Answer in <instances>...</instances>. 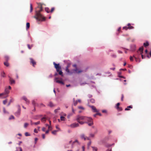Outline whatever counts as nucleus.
I'll use <instances>...</instances> for the list:
<instances>
[{
  "mask_svg": "<svg viewBox=\"0 0 151 151\" xmlns=\"http://www.w3.org/2000/svg\"><path fill=\"white\" fill-rule=\"evenodd\" d=\"M124 98V95L123 94H122V98H121V101H123V99Z\"/></svg>",
  "mask_w": 151,
  "mask_h": 151,
  "instance_id": "obj_44",
  "label": "nucleus"
},
{
  "mask_svg": "<svg viewBox=\"0 0 151 151\" xmlns=\"http://www.w3.org/2000/svg\"><path fill=\"white\" fill-rule=\"evenodd\" d=\"M143 45L145 47H146L149 45V43L148 42H147L145 43H144Z\"/></svg>",
  "mask_w": 151,
  "mask_h": 151,
  "instance_id": "obj_16",
  "label": "nucleus"
},
{
  "mask_svg": "<svg viewBox=\"0 0 151 151\" xmlns=\"http://www.w3.org/2000/svg\"><path fill=\"white\" fill-rule=\"evenodd\" d=\"M112 57L113 58H115L116 57V55L115 54H113L111 55Z\"/></svg>",
  "mask_w": 151,
  "mask_h": 151,
  "instance_id": "obj_58",
  "label": "nucleus"
},
{
  "mask_svg": "<svg viewBox=\"0 0 151 151\" xmlns=\"http://www.w3.org/2000/svg\"><path fill=\"white\" fill-rule=\"evenodd\" d=\"M87 83H81V85L82 86V85H84L86 84H87Z\"/></svg>",
  "mask_w": 151,
  "mask_h": 151,
  "instance_id": "obj_49",
  "label": "nucleus"
},
{
  "mask_svg": "<svg viewBox=\"0 0 151 151\" xmlns=\"http://www.w3.org/2000/svg\"><path fill=\"white\" fill-rule=\"evenodd\" d=\"M55 10V8L54 7H52V8L50 11L51 13L52 12Z\"/></svg>",
  "mask_w": 151,
  "mask_h": 151,
  "instance_id": "obj_41",
  "label": "nucleus"
},
{
  "mask_svg": "<svg viewBox=\"0 0 151 151\" xmlns=\"http://www.w3.org/2000/svg\"><path fill=\"white\" fill-rule=\"evenodd\" d=\"M27 46L28 48L29 49H31L32 47H33V45H30L29 44H27Z\"/></svg>",
  "mask_w": 151,
  "mask_h": 151,
  "instance_id": "obj_24",
  "label": "nucleus"
},
{
  "mask_svg": "<svg viewBox=\"0 0 151 151\" xmlns=\"http://www.w3.org/2000/svg\"><path fill=\"white\" fill-rule=\"evenodd\" d=\"M90 102L93 103H94L95 102V100L94 99H92L90 100Z\"/></svg>",
  "mask_w": 151,
  "mask_h": 151,
  "instance_id": "obj_27",
  "label": "nucleus"
},
{
  "mask_svg": "<svg viewBox=\"0 0 151 151\" xmlns=\"http://www.w3.org/2000/svg\"><path fill=\"white\" fill-rule=\"evenodd\" d=\"M30 12H31L33 10V8L32 6V4H30Z\"/></svg>",
  "mask_w": 151,
  "mask_h": 151,
  "instance_id": "obj_20",
  "label": "nucleus"
},
{
  "mask_svg": "<svg viewBox=\"0 0 151 151\" xmlns=\"http://www.w3.org/2000/svg\"><path fill=\"white\" fill-rule=\"evenodd\" d=\"M89 122L90 123H88V125L89 126H91L93 124V121H92V119L91 122Z\"/></svg>",
  "mask_w": 151,
  "mask_h": 151,
  "instance_id": "obj_32",
  "label": "nucleus"
},
{
  "mask_svg": "<svg viewBox=\"0 0 151 151\" xmlns=\"http://www.w3.org/2000/svg\"><path fill=\"white\" fill-rule=\"evenodd\" d=\"M35 143H36V142H37V141L38 140V139L37 138H35Z\"/></svg>",
  "mask_w": 151,
  "mask_h": 151,
  "instance_id": "obj_62",
  "label": "nucleus"
},
{
  "mask_svg": "<svg viewBox=\"0 0 151 151\" xmlns=\"http://www.w3.org/2000/svg\"><path fill=\"white\" fill-rule=\"evenodd\" d=\"M91 141H89V142L88 143V146H89L91 144Z\"/></svg>",
  "mask_w": 151,
  "mask_h": 151,
  "instance_id": "obj_56",
  "label": "nucleus"
},
{
  "mask_svg": "<svg viewBox=\"0 0 151 151\" xmlns=\"http://www.w3.org/2000/svg\"><path fill=\"white\" fill-rule=\"evenodd\" d=\"M59 78H55V82L58 83H60L64 85V83L62 81H60L58 80Z\"/></svg>",
  "mask_w": 151,
  "mask_h": 151,
  "instance_id": "obj_8",
  "label": "nucleus"
},
{
  "mask_svg": "<svg viewBox=\"0 0 151 151\" xmlns=\"http://www.w3.org/2000/svg\"><path fill=\"white\" fill-rule=\"evenodd\" d=\"M7 102V99H6L5 100L3 101V104H5Z\"/></svg>",
  "mask_w": 151,
  "mask_h": 151,
  "instance_id": "obj_39",
  "label": "nucleus"
},
{
  "mask_svg": "<svg viewBox=\"0 0 151 151\" xmlns=\"http://www.w3.org/2000/svg\"><path fill=\"white\" fill-rule=\"evenodd\" d=\"M73 66L75 67L76 68L75 69L73 70H72L73 72H72L71 73H79L83 72V71L81 70H78L77 68H76V64L73 65Z\"/></svg>",
  "mask_w": 151,
  "mask_h": 151,
  "instance_id": "obj_4",
  "label": "nucleus"
},
{
  "mask_svg": "<svg viewBox=\"0 0 151 151\" xmlns=\"http://www.w3.org/2000/svg\"><path fill=\"white\" fill-rule=\"evenodd\" d=\"M76 120L77 121H81V120L87 121L88 122H91L92 119L90 117H88L84 116H76Z\"/></svg>",
  "mask_w": 151,
  "mask_h": 151,
  "instance_id": "obj_2",
  "label": "nucleus"
},
{
  "mask_svg": "<svg viewBox=\"0 0 151 151\" xmlns=\"http://www.w3.org/2000/svg\"><path fill=\"white\" fill-rule=\"evenodd\" d=\"M4 65L6 66H8L9 65V64L7 62H4Z\"/></svg>",
  "mask_w": 151,
  "mask_h": 151,
  "instance_id": "obj_29",
  "label": "nucleus"
},
{
  "mask_svg": "<svg viewBox=\"0 0 151 151\" xmlns=\"http://www.w3.org/2000/svg\"><path fill=\"white\" fill-rule=\"evenodd\" d=\"M75 142H77V143H78V142L77 140H76L75 141H74V142H73V143L74 144Z\"/></svg>",
  "mask_w": 151,
  "mask_h": 151,
  "instance_id": "obj_53",
  "label": "nucleus"
},
{
  "mask_svg": "<svg viewBox=\"0 0 151 151\" xmlns=\"http://www.w3.org/2000/svg\"><path fill=\"white\" fill-rule=\"evenodd\" d=\"M3 111H4V113H7L6 112V111L5 108H3Z\"/></svg>",
  "mask_w": 151,
  "mask_h": 151,
  "instance_id": "obj_51",
  "label": "nucleus"
},
{
  "mask_svg": "<svg viewBox=\"0 0 151 151\" xmlns=\"http://www.w3.org/2000/svg\"><path fill=\"white\" fill-rule=\"evenodd\" d=\"M28 125L29 124L28 123H26L24 124V127L25 128H26L28 126Z\"/></svg>",
  "mask_w": 151,
  "mask_h": 151,
  "instance_id": "obj_28",
  "label": "nucleus"
},
{
  "mask_svg": "<svg viewBox=\"0 0 151 151\" xmlns=\"http://www.w3.org/2000/svg\"><path fill=\"white\" fill-rule=\"evenodd\" d=\"M65 117L63 116H60V119L61 121H65Z\"/></svg>",
  "mask_w": 151,
  "mask_h": 151,
  "instance_id": "obj_26",
  "label": "nucleus"
},
{
  "mask_svg": "<svg viewBox=\"0 0 151 151\" xmlns=\"http://www.w3.org/2000/svg\"><path fill=\"white\" fill-rule=\"evenodd\" d=\"M25 101L26 102V103H27V104H29V101L27 99V100H26V101Z\"/></svg>",
  "mask_w": 151,
  "mask_h": 151,
  "instance_id": "obj_55",
  "label": "nucleus"
},
{
  "mask_svg": "<svg viewBox=\"0 0 151 151\" xmlns=\"http://www.w3.org/2000/svg\"><path fill=\"white\" fill-rule=\"evenodd\" d=\"M34 132L36 133H37L38 132L37 131V129H34Z\"/></svg>",
  "mask_w": 151,
  "mask_h": 151,
  "instance_id": "obj_60",
  "label": "nucleus"
},
{
  "mask_svg": "<svg viewBox=\"0 0 151 151\" xmlns=\"http://www.w3.org/2000/svg\"><path fill=\"white\" fill-rule=\"evenodd\" d=\"M123 29H124L125 30H127L128 28V27H123Z\"/></svg>",
  "mask_w": 151,
  "mask_h": 151,
  "instance_id": "obj_47",
  "label": "nucleus"
},
{
  "mask_svg": "<svg viewBox=\"0 0 151 151\" xmlns=\"http://www.w3.org/2000/svg\"><path fill=\"white\" fill-rule=\"evenodd\" d=\"M80 137L82 139H84V140H90V139L89 137H86L85 135L83 134H81L80 135Z\"/></svg>",
  "mask_w": 151,
  "mask_h": 151,
  "instance_id": "obj_7",
  "label": "nucleus"
},
{
  "mask_svg": "<svg viewBox=\"0 0 151 151\" xmlns=\"http://www.w3.org/2000/svg\"><path fill=\"white\" fill-rule=\"evenodd\" d=\"M45 127H43L42 128V130L43 131H44V132L45 131Z\"/></svg>",
  "mask_w": 151,
  "mask_h": 151,
  "instance_id": "obj_59",
  "label": "nucleus"
},
{
  "mask_svg": "<svg viewBox=\"0 0 151 151\" xmlns=\"http://www.w3.org/2000/svg\"><path fill=\"white\" fill-rule=\"evenodd\" d=\"M45 11L48 13H49L50 12L49 9L48 8H45Z\"/></svg>",
  "mask_w": 151,
  "mask_h": 151,
  "instance_id": "obj_22",
  "label": "nucleus"
},
{
  "mask_svg": "<svg viewBox=\"0 0 151 151\" xmlns=\"http://www.w3.org/2000/svg\"><path fill=\"white\" fill-rule=\"evenodd\" d=\"M52 129V127L50 126H49L48 127V129L49 131L51 130Z\"/></svg>",
  "mask_w": 151,
  "mask_h": 151,
  "instance_id": "obj_38",
  "label": "nucleus"
},
{
  "mask_svg": "<svg viewBox=\"0 0 151 151\" xmlns=\"http://www.w3.org/2000/svg\"><path fill=\"white\" fill-rule=\"evenodd\" d=\"M48 105L50 107H52L54 106V105L51 102H49Z\"/></svg>",
  "mask_w": 151,
  "mask_h": 151,
  "instance_id": "obj_19",
  "label": "nucleus"
},
{
  "mask_svg": "<svg viewBox=\"0 0 151 151\" xmlns=\"http://www.w3.org/2000/svg\"><path fill=\"white\" fill-rule=\"evenodd\" d=\"M143 47H142L139 48V51L140 52V54H142L143 53Z\"/></svg>",
  "mask_w": 151,
  "mask_h": 151,
  "instance_id": "obj_14",
  "label": "nucleus"
},
{
  "mask_svg": "<svg viewBox=\"0 0 151 151\" xmlns=\"http://www.w3.org/2000/svg\"><path fill=\"white\" fill-rule=\"evenodd\" d=\"M25 135L26 136H30V134L27 132H26L25 133Z\"/></svg>",
  "mask_w": 151,
  "mask_h": 151,
  "instance_id": "obj_34",
  "label": "nucleus"
},
{
  "mask_svg": "<svg viewBox=\"0 0 151 151\" xmlns=\"http://www.w3.org/2000/svg\"><path fill=\"white\" fill-rule=\"evenodd\" d=\"M133 57H134V58H135V59L136 61L137 62V60H138V59H137V58H136L135 57V56H134H134H133Z\"/></svg>",
  "mask_w": 151,
  "mask_h": 151,
  "instance_id": "obj_52",
  "label": "nucleus"
},
{
  "mask_svg": "<svg viewBox=\"0 0 151 151\" xmlns=\"http://www.w3.org/2000/svg\"><path fill=\"white\" fill-rule=\"evenodd\" d=\"M21 109L19 106L18 110L17 112L15 113V115L17 116H19L20 114Z\"/></svg>",
  "mask_w": 151,
  "mask_h": 151,
  "instance_id": "obj_9",
  "label": "nucleus"
},
{
  "mask_svg": "<svg viewBox=\"0 0 151 151\" xmlns=\"http://www.w3.org/2000/svg\"><path fill=\"white\" fill-rule=\"evenodd\" d=\"M130 60L131 61H133V57L131 56L130 57Z\"/></svg>",
  "mask_w": 151,
  "mask_h": 151,
  "instance_id": "obj_45",
  "label": "nucleus"
},
{
  "mask_svg": "<svg viewBox=\"0 0 151 151\" xmlns=\"http://www.w3.org/2000/svg\"><path fill=\"white\" fill-rule=\"evenodd\" d=\"M116 109L119 111H121L122 110V108L121 107H119L117 108Z\"/></svg>",
  "mask_w": 151,
  "mask_h": 151,
  "instance_id": "obj_30",
  "label": "nucleus"
},
{
  "mask_svg": "<svg viewBox=\"0 0 151 151\" xmlns=\"http://www.w3.org/2000/svg\"><path fill=\"white\" fill-rule=\"evenodd\" d=\"M25 101L26 102V103H27V104H29V101L27 99V100H26V101Z\"/></svg>",
  "mask_w": 151,
  "mask_h": 151,
  "instance_id": "obj_54",
  "label": "nucleus"
},
{
  "mask_svg": "<svg viewBox=\"0 0 151 151\" xmlns=\"http://www.w3.org/2000/svg\"><path fill=\"white\" fill-rule=\"evenodd\" d=\"M30 27V24L29 22H27L26 24V28L28 29Z\"/></svg>",
  "mask_w": 151,
  "mask_h": 151,
  "instance_id": "obj_21",
  "label": "nucleus"
},
{
  "mask_svg": "<svg viewBox=\"0 0 151 151\" xmlns=\"http://www.w3.org/2000/svg\"><path fill=\"white\" fill-rule=\"evenodd\" d=\"M14 117L13 116H11L9 118V119H14Z\"/></svg>",
  "mask_w": 151,
  "mask_h": 151,
  "instance_id": "obj_40",
  "label": "nucleus"
},
{
  "mask_svg": "<svg viewBox=\"0 0 151 151\" xmlns=\"http://www.w3.org/2000/svg\"><path fill=\"white\" fill-rule=\"evenodd\" d=\"M41 120L42 122H44L45 121V117L42 118L41 119Z\"/></svg>",
  "mask_w": 151,
  "mask_h": 151,
  "instance_id": "obj_37",
  "label": "nucleus"
},
{
  "mask_svg": "<svg viewBox=\"0 0 151 151\" xmlns=\"http://www.w3.org/2000/svg\"><path fill=\"white\" fill-rule=\"evenodd\" d=\"M141 55V57L142 59H144L145 58V57L142 54H142H140Z\"/></svg>",
  "mask_w": 151,
  "mask_h": 151,
  "instance_id": "obj_48",
  "label": "nucleus"
},
{
  "mask_svg": "<svg viewBox=\"0 0 151 151\" xmlns=\"http://www.w3.org/2000/svg\"><path fill=\"white\" fill-rule=\"evenodd\" d=\"M5 95L4 93H0V96H2L3 95Z\"/></svg>",
  "mask_w": 151,
  "mask_h": 151,
  "instance_id": "obj_63",
  "label": "nucleus"
},
{
  "mask_svg": "<svg viewBox=\"0 0 151 151\" xmlns=\"http://www.w3.org/2000/svg\"><path fill=\"white\" fill-rule=\"evenodd\" d=\"M119 105H120V103H117L116 105V108H117L119 107Z\"/></svg>",
  "mask_w": 151,
  "mask_h": 151,
  "instance_id": "obj_43",
  "label": "nucleus"
},
{
  "mask_svg": "<svg viewBox=\"0 0 151 151\" xmlns=\"http://www.w3.org/2000/svg\"><path fill=\"white\" fill-rule=\"evenodd\" d=\"M45 106V105H44L42 104H40V105L39 106H40V107H42Z\"/></svg>",
  "mask_w": 151,
  "mask_h": 151,
  "instance_id": "obj_46",
  "label": "nucleus"
},
{
  "mask_svg": "<svg viewBox=\"0 0 151 151\" xmlns=\"http://www.w3.org/2000/svg\"><path fill=\"white\" fill-rule=\"evenodd\" d=\"M32 104L34 106V107L35 106H38L39 105L38 104L36 103L35 102V101L34 100H33L32 102Z\"/></svg>",
  "mask_w": 151,
  "mask_h": 151,
  "instance_id": "obj_12",
  "label": "nucleus"
},
{
  "mask_svg": "<svg viewBox=\"0 0 151 151\" xmlns=\"http://www.w3.org/2000/svg\"><path fill=\"white\" fill-rule=\"evenodd\" d=\"M13 101V99H11V100H10V101L9 102V103L8 105H7V106H9L10 104V103L12 102Z\"/></svg>",
  "mask_w": 151,
  "mask_h": 151,
  "instance_id": "obj_25",
  "label": "nucleus"
},
{
  "mask_svg": "<svg viewBox=\"0 0 151 151\" xmlns=\"http://www.w3.org/2000/svg\"><path fill=\"white\" fill-rule=\"evenodd\" d=\"M66 71L68 73H70V71H69V70L68 69V67L67 66L66 68Z\"/></svg>",
  "mask_w": 151,
  "mask_h": 151,
  "instance_id": "obj_33",
  "label": "nucleus"
},
{
  "mask_svg": "<svg viewBox=\"0 0 151 151\" xmlns=\"http://www.w3.org/2000/svg\"><path fill=\"white\" fill-rule=\"evenodd\" d=\"M42 138H43V139H45V134H42Z\"/></svg>",
  "mask_w": 151,
  "mask_h": 151,
  "instance_id": "obj_57",
  "label": "nucleus"
},
{
  "mask_svg": "<svg viewBox=\"0 0 151 151\" xmlns=\"http://www.w3.org/2000/svg\"><path fill=\"white\" fill-rule=\"evenodd\" d=\"M78 122H79V124H84V123H87V122H82V121H77Z\"/></svg>",
  "mask_w": 151,
  "mask_h": 151,
  "instance_id": "obj_18",
  "label": "nucleus"
},
{
  "mask_svg": "<svg viewBox=\"0 0 151 151\" xmlns=\"http://www.w3.org/2000/svg\"><path fill=\"white\" fill-rule=\"evenodd\" d=\"M93 150V151H97V148L95 147H92Z\"/></svg>",
  "mask_w": 151,
  "mask_h": 151,
  "instance_id": "obj_23",
  "label": "nucleus"
},
{
  "mask_svg": "<svg viewBox=\"0 0 151 151\" xmlns=\"http://www.w3.org/2000/svg\"><path fill=\"white\" fill-rule=\"evenodd\" d=\"M82 149L83 150V151H85V147L84 146H83L82 147Z\"/></svg>",
  "mask_w": 151,
  "mask_h": 151,
  "instance_id": "obj_61",
  "label": "nucleus"
},
{
  "mask_svg": "<svg viewBox=\"0 0 151 151\" xmlns=\"http://www.w3.org/2000/svg\"><path fill=\"white\" fill-rule=\"evenodd\" d=\"M38 6L35 9V16L33 17L38 21H44L45 19V17H43L40 14V12L43 10L42 4L40 3H38Z\"/></svg>",
  "mask_w": 151,
  "mask_h": 151,
  "instance_id": "obj_1",
  "label": "nucleus"
},
{
  "mask_svg": "<svg viewBox=\"0 0 151 151\" xmlns=\"http://www.w3.org/2000/svg\"><path fill=\"white\" fill-rule=\"evenodd\" d=\"M73 101H74V106H76L77 104L78 103V101H75V99L74 98L73 99Z\"/></svg>",
  "mask_w": 151,
  "mask_h": 151,
  "instance_id": "obj_17",
  "label": "nucleus"
},
{
  "mask_svg": "<svg viewBox=\"0 0 151 151\" xmlns=\"http://www.w3.org/2000/svg\"><path fill=\"white\" fill-rule=\"evenodd\" d=\"M53 64L54 65L55 68L56 70V71L58 72L59 74L63 76V72L61 70V67L59 63L56 64L55 62H54Z\"/></svg>",
  "mask_w": 151,
  "mask_h": 151,
  "instance_id": "obj_3",
  "label": "nucleus"
},
{
  "mask_svg": "<svg viewBox=\"0 0 151 151\" xmlns=\"http://www.w3.org/2000/svg\"><path fill=\"white\" fill-rule=\"evenodd\" d=\"M94 135L93 134H90V137H94Z\"/></svg>",
  "mask_w": 151,
  "mask_h": 151,
  "instance_id": "obj_42",
  "label": "nucleus"
},
{
  "mask_svg": "<svg viewBox=\"0 0 151 151\" xmlns=\"http://www.w3.org/2000/svg\"><path fill=\"white\" fill-rule=\"evenodd\" d=\"M31 64H32L33 67H35V65H36V63L35 61L32 58L30 59Z\"/></svg>",
  "mask_w": 151,
  "mask_h": 151,
  "instance_id": "obj_10",
  "label": "nucleus"
},
{
  "mask_svg": "<svg viewBox=\"0 0 151 151\" xmlns=\"http://www.w3.org/2000/svg\"><path fill=\"white\" fill-rule=\"evenodd\" d=\"M128 28L129 29H133L134 28V27L132 26H130L129 27H128Z\"/></svg>",
  "mask_w": 151,
  "mask_h": 151,
  "instance_id": "obj_35",
  "label": "nucleus"
},
{
  "mask_svg": "<svg viewBox=\"0 0 151 151\" xmlns=\"http://www.w3.org/2000/svg\"><path fill=\"white\" fill-rule=\"evenodd\" d=\"M1 76L3 77H5V73L4 72H3V73H1Z\"/></svg>",
  "mask_w": 151,
  "mask_h": 151,
  "instance_id": "obj_36",
  "label": "nucleus"
},
{
  "mask_svg": "<svg viewBox=\"0 0 151 151\" xmlns=\"http://www.w3.org/2000/svg\"><path fill=\"white\" fill-rule=\"evenodd\" d=\"M79 124L78 123H73L70 125L68 126V127H70L71 128H74L79 127Z\"/></svg>",
  "mask_w": 151,
  "mask_h": 151,
  "instance_id": "obj_5",
  "label": "nucleus"
},
{
  "mask_svg": "<svg viewBox=\"0 0 151 151\" xmlns=\"http://www.w3.org/2000/svg\"><path fill=\"white\" fill-rule=\"evenodd\" d=\"M22 99L25 101H26V100L27 99L25 96H23L22 97Z\"/></svg>",
  "mask_w": 151,
  "mask_h": 151,
  "instance_id": "obj_50",
  "label": "nucleus"
},
{
  "mask_svg": "<svg viewBox=\"0 0 151 151\" xmlns=\"http://www.w3.org/2000/svg\"><path fill=\"white\" fill-rule=\"evenodd\" d=\"M90 107H91L93 110V111L94 112H98V111L96 109V107L94 106H89Z\"/></svg>",
  "mask_w": 151,
  "mask_h": 151,
  "instance_id": "obj_11",
  "label": "nucleus"
},
{
  "mask_svg": "<svg viewBox=\"0 0 151 151\" xmlns=\"http://www.w3.org/2000/svg\"><path fill=\"white\" fill-rule=\"evenodd\" d=\"M9 93V90L7 88H6L5 90V92L4 93V95H5V96L3 97L4 98L7 97L8 96V94Z\"/></svg>",
  "mask_w": 151,
  "mask_h": 151,
  "instance_id": "obj_6",
  "label": "nucleus"
},
{
  "mask_svg": "<svg viewBox=\"0 0 151 151\" xmlns=\"http://www.w3.org/2000/svg\"><path fill=\"white\" fill-rule=\"evenodd\" d=\"M9 80L11 84H14L15 83V81L12 78L9 77Z\"/></svg>",
  "mask_w": 151,
  "mask_h": 151,
  "instance_id": "obj_13",
  "label": "nucleus"
},
{
  "mask_svg": "<svg viewBox=\"0 0 151 151\" xmlns=\"http://www.w3.org/2000/svg\"><path fill=\"white\" fill-rule=\"evenodd\" d=\"M19 151H22V149L21 148V147H19Z\"/></svg>",
  "mask_w": 151,
  "mask_h": 151,
  "instance_id": "obj_64",
  "label": "nucleus"
},
{
  "mask_svg": "<svg viewBox=\"0 0 151 151\" xmlns=\"http://www.w3.org/2000/svg\"><path fill=\"white\" fill-rule=\"evenodd\" d=\"M31 124L32 125L33 124H35V125H37L40 124V121H38V122H36L33 123V122H32V121H31Z\"/></svg>",
  "mask_w": 151,
  "mask_h": 151,
  "instance_id": "obj_15",
  "label": "nucleus"
},
{
  "mask_svg": "<svg viewBox=\"0 0 151 151\" xmlns=\"http://www.w3.org/2000/svg\"><path fill=\"white\" fill-rule=\"evenodd\" d=\"M57 132L58 131L57 130H54L52 132V133L53 134L55 135Z\"/></svg>",
  "mask_w": 151,
  "mask_h": 151,
  "instance_id": "obj_31",
  "label": "nucleus"
}]
</instances>
